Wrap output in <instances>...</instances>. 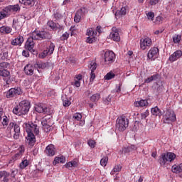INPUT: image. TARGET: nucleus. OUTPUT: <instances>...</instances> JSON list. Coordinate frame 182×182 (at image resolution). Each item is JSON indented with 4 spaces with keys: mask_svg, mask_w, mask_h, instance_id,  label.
Returning a JSON list of instances; mask_svg holds the SVG:
<instances>
[{
    "mask_svg": "<svg viewBox=\"0 0 182 182\" xmlns=\"http://www.w3.org/2000/svg\"><path fill=\"white\" fill-rule=\"evenodd\" d=\"M172 171L173 173H181L182 171V164H180L179 165H173L172 166Z\"/></svg>",
    "mask_w": 182,
    "mask_h": 182,
    "instance_id": "nucleus-29",
    "label": "nucleus"
},
{
    "mask_svg": "<svg viewBox=\"0 0 182 182\" xmlns=\"http://www.w3.org/2000/svg\"><path fill=\"white\" fill-rule=\"evenodd\" d=\"M26 139V143H27L30 147H33V146H35V143H36V137H35L33 133L27 134Z\"/></svg>",
    "mask_w": 182,
    "mask_h": 182,
    "instance_id": "nucleus-13",
    "label": "nucleus"
},
{
    "mask_svg": "<svg viewBox=\"0 0 182 182\" xmlns=\"http://www.w3.org/2000/svg\"><path fill=\"white\" fill-rule=\"evenodd\" d=\"M129 127V119L124 115H122L117 119L116 129L119 132H124Z\"/></svg>",
    "mask_w": 182,
    "mask_h": 182,
    "instance_id": "nucleus-2",
    "label": "nucleus"
},
{
    "mask_svg": "<svg viewBox=\"0 0 182 182\" xmlns=\"http://www.w3.org/2000/svg\"><path fill=\"white\" fill-rule=\"evenodd\" d=\"M161 22H163V17L159 16L156 18V23H160Z\"/></svg>",
    "mask_w": 182,
    "mask_h": 182,
    "instance_id": "nucleus-60",
    "label": "nucleus"
},
{
    "mask_svg": "<svg viewBox=\"0 0 182 182\" xmlns=\"http://www.w3.org/2000/svg\"><path fill=\"white\" fill-rule=\"evenodd\" d=\"M36 112H38V113H43V114H48V116H50V109L48 107H46L43 106V105H38L36 107Z\"/></svg>",
    "mask_w": 182,
    "mask_h": 182,
    "instance_id": "nucleus-14",
    "label": "nucleus"
},
{
    "mask_svg": "<svg viewBox=\"0 0 182 182\" xmlns=\"http://www.w3.org/2000/svg\"><path fill=\"white\" fill-rule=\"evenodd\" d=\"M48 50H44L43 53L40 55V58L41 59H43L44 58H46V56L48 55Z\"/></svg>",
    "mask_w": 182,
    "mask_h": 182,
    "instance_id": "nucleus-61",
    "label": "nucleus"
},
{
    "mask_svg": "<svg viewBox=\"0 0 182 182\" xmlns=\"http://www.w3.org/2000/svg\"><path fill=\"white\" fill-rule=\"evenodd\" d=\"M100 99V93L94 94L90 97L91 102H93L94 103H96V102H99Z\"/></svg>",
    "mask_w": 182,
    "mask_h": 182,
    "instance_id": "nucleus-33",
    "label": "nucleus"
},
{
    "mask_svg": "<svg viewBox=\"0 0 182 182\" xmlns=\"http://www.w3.org/2000/svg\"><path fill=\"white\" fill-rule=\"evenodd\" d=\"M134 150H137V147L134 145L128 146L122 149V152L124 154L132 153V151H134Z\"/></svg>",
    "mask_w": 182,
    "mask_h": 182,
    "instance_id": "nucleus-26",
    "label": "nucleus"
},
{
    "mask_svg": "<svg viewBox=\"0 0 182 182\" xmlns=\"http://www.w3.org/2000/svg\"><path fill=\"white\" fill-rule=\"evenodd\" d=\"M109 38L113 39L115 42H119L120 35L119 34V30L116 27L112 28Z\"/></svg>",
    "mask_w": 182,
    "mask_h": 182,
    "instance_id": "nucleus-16",
    "label": "nucleus"
},
{
    "mask_svg": "<svg viewBox=\"0 0 182 182\" xmlns=\"http://www.w3.org/2000/svg\"><path fill=\"white\" fill-rule=\"evenodd\" d=\"M180 41H181V36L176 34L173 37V42L175 43H180Z\"/></svg>",
    "mask_w": 182,
    "mask_h": 182,
    "instance_id": "nucleus-45",
    "label": "nucleus"
},
{
    "mask_svg": "<svg viewBox=\"0 0 182 182\" xmlns=\"http://www.w3.org/2000/svg\"><path fill=\"white\" fill-rule=\"evenodd\" d=\"M181 56H182V51L176 50L169 57V60L170 62H175V60H177V59H180Z\"/></svg>",
    "mask_w": 182,
    "mask_h": 182,
    "instance_id": "nucleus-18",
    "label": "nucleus"
},
{
    "mask_svg": "<svg viewBox=\"0 0 182 182\" xmlns=\"http://www.w3.org/2000/svg\"><path fill=\"white\" fill-rule=\"evenodd\" d=\"M73 117H74V119H75V120H77V121L79 122L80 120H82V114H80V113H76V114H75V115L73 116Z\"/></svg>",
    "mask_w": 182,
    "mask_h": 182,
    "instance_id": "nucleus-52",
    "label": "nucleus"
},
{
    "mask_svg": "<svg viewBox=\"0 0 182 182\" xmlns=\"http://www.w3.org/2000/svg\"><path fill=\"white\" fill-rule=\"evenodd\" d=\"M20 134H21V127H19V125L16 124L14 125V139H15V140H18V139H19Z\"/></svg>",
    "mask_w": 182,
    "mask_h": 182,
    "instance_id": "nucleus-21",
    "label": "nucleus"
},
{
    "mask_svg": "<svg viewBox=\"0 0 182 182\" xmlns=\"http://www.w3.org/2000/svg\"><path fill=\"white\" fill-rule=\"evenodd\" d=\"M146 15L149 19V21H154V13L152 11H149L146 13Z\"/></svg>",
    "mask_w": 182,
    "mask_h": 182,
    "instance_id": "nucleus-44",
    "label": "nucleus"
},
{
    "mask_svg": "<svg viewBox=\"0 0 182 182\" xmlns=\"http://www.w3.org/2000/svg\"><path fill=\"white\" fill-rule=\"evenodd\" d=\"M116 58V54L113 51H107L104 55L105 63L106 65L113 63Z\"/></svg>",
    "mask_w": 182,
    "mask_h": 182,
    "instance_id": "nucleus-8",
    "label": "nucleus"
},
{
    "mask_svg": "<svg viewBox=\"0 0 182 182\" xmlns=\"http://www.w3.org/2000/svg\"><path fill=\"white\" fill-rule=\"evenodd\" d=\"M149 102H147V100H141L139 102H134V107H144L146 106H148Z\"/></svg>",
    "mask_w": 182,
    "mask_h": 182,
    "instance_id": "nucleus-22",
    "label": "nucleus"
},
{
    "mask_svg": "<svg viewBox=\"0 0 182 182\" xmlns=\"http://www.w3.org/2000/svg\"><path fill=\"white\" fill-rule=\"evenodd\" d=\"M5 18H7L5 13L3 11H0V21H2V19H5Z\"/></svg>",
    "mask_w": 182,
    "mask_h": 182,
    "instance_id": "nucleus-58",
    "label": "nucleus"
},
{
    "mask_svg": "<svg viewBox=\"0 0 182 182\" xmlns=\"http://www.w3.org/2000/svg\"><path fill=\"white\" fill-rule=\"evenodd\" d=\"M69 38V33L65 32L64 33L62 36L60 37L61 41H66Z\"/></svg>",
    "mask_w": 182,
    "mask_h": 182,
    "instance_id": "nucleus-50",
    "label": "nucleus"
},
{
    "mask_svg": "<svg viewBox=\"0 0 182 182\" xmlns=\"http://www.w3.org/2000/svg\"><path fill=\"white\" fill-rule=\"evenodd\" d=\"M122 171V165H116L112 170L110 174L111 176H114V173Z\"/></svg>",
    "mask_w": 182,
    "mask_h": 182,
    "instance_id": "nucleus-32",
    "label": "nucleus"
},
{
    "mask_svg": "<svg viewBox=\"0 0 182 182\" xmlns=\"http://www.w3.org/2000/svg\"><path fill=\"white\" fill-rule=\"evenodd\" d=\"M41 124L43 125V129L46 133H49L50 130H52V126L48 124V121L46 119H43L41 122Z\"/></svg>",
    "mask_w": 182,
    "mask_h": 182,
    "instance_id": "nucleus-20",
    "label": "nucleus"
},
{
    "mask_svg": "<svg viewBox=\"0 0 182 182\" xmlns=\"http://www.w3.org/2000/svg\"><path fill=\"white\" fill-rule=\"evenodd\" d=\"M87 36L95 37L97 35V32L94 31L93 29L92 28H90L87 30Z\"/></svg>",
    "mask_w": 182,
    "mask_h": 182,
    "instance_id": "nucleus-41",
    "label": "nucleus"
},
{
    "mask_svg": "<svg viewBox=\"0 0 182 182\" xmlns=\"http://www.w3.org/2000/svg\"><path fill=\"white\" fill-rule=\"evenodd\" d=\"M0 31L1 32H4L6 33H11V32H12V28L9 26H2L0 28Z\"/></svg>",
    "mask_w": 182,
    "mask_h": 182,
    "instance_id": "nucleus-37",
    "label": "nucleus"
},
{
    "mask_svg": "<svg viewBox=\"0 0 182 182\" xmlns=\"http://www.w3.org/2000/svg\"><path fill=\"white\" fill-rule=\"evenodd\" d=\"M22 153H23V150H20L18 153L13 156L9 162V164H12L14 161H16V160H19V159L22 156Z\"/></svg>",
    "mask_w": 182,
    "mask_h": 182,
    "instance_id": "nucleus-25",
    "label": "nucleus"
},
{
    "mask_svg": "<svg viewBox=\"0 0 182 182\" xmlns=\"http://www.w3.org/2000/svg\"><path fill=\"white\" fill-rule=\"evenodd\" d=\"M19 3L25 5V6H33L35 0H19Z\"/></svg>",
    "mask_w": 182,
    "mask_h": 182,
    "instance_id": "nucleus-27",
    "label": "nucleus"
},
{
    "mask_svg": "<svg viewBox=\"0 0 182 182\" xmlns=\"http://www.w3.org/2000/svg\"><path fill=\"white\" fill-rule=\"evenodd\" d=\"M74 86L76 87H80V81L75 80L74 82Z\"/></svg>",
    "mask_w": 182,
    "mask_h": 182,
    "instance_id": "nucleus-64",
    "label": "nucleus"
},
{
    "mask_svg": "<svg viewBox=\"0 0 182 182\" xmlns=\"http://www.w3.org/2000/svg\"><path fill=\"white\" fill-rule=\"evenodd\" d=\"M28 166H29V161H28V159H24L20 164L19 167L21 168V170H23V168H26V167H28Z\"/></svg>",
    "mask_w": 182,
    "mask_h": 182,
    "instance_id": "nucleus-38",
    "label": "nucleus"
},
{
    "mask_svg": "<svg viewBox=\"0 0 182 182\" xmlns=\"http://www.w3.org/2000/svg\"><path fill=\"white\" fill-rule=\"evenodd\" d=\"M158 79H159V74H155L145 79L144 83H151V82H153L154 80H157Z\"/></svg>",
    "mask_w": 182,
    "mask_h": 182,
    "instance_id": "nucleus-30",
    "label": "nucleus"
},
{
    "mask_svg": "<svg viewBox=\"0 0 182 182\" xmlns=\"http://www.w3.org/2000/svg\"><path fill=\"white\" fill-rule=\"evenodd\" d=\"M63 106L65 107H69V106H70V101L68 100H63Z\"/></svg>",
    "mask_w": 182,
    "mask_h": 182,
    "instance_id": "nucleus-55",
    "label": "nucleus"
},
{
    "mask_svg": "<svg viewBox=\"0 0 182 182\" xmlns=\"http://www.w3.org/2000/svg\"><path fill=\"white\" fill-rule=\"evenodd\" d=\"M48 25L51 29H59V24H56L53 21H48Z\"/></svg>",
    "mask_w": 182,
    "mask_h": 182,
    "instance_id": "nucleus-40",
    "label": "nucleus"
},
{
    "mask_svg": "<svg viewBox=\"0 0 182 182\" xmlns=\"http://www.w3.org/2000/svg\"><path fill=\"white\" fill-rule=\"evenodd\" d=\"M152 43L151 38L149 37L140 39V48L142 50H146L147 48H150Z\"/></svg>",
    "mask_w": 182,
    "mask_h": 182,
    "instance_id": "nucleus-9",
    "label": "nucleus"
},
{
    "mask_svg": "<svg viewBox=\"0 0 182 182\" xmlns=\"http://www.w3.org/2000/svg\"><path fill=\"white\" fill-rule=\"evenodd\" d=\"M167 158H168V161H173L174 159H176V154L174 153L168 152L166 154Z\"/></svg>",
    "mask_w": 182,
    "mask_h": 182,
    "instance_id": "nucleus-42",
    "label": "nucleus"
},
{
    "mask_svg": "<svg viewBox=\"0 0 182 182\" xmlns=\"http://www.w3.org/2000/svg\"><path fill=\"white\" fill-rule=\"evenodd\" d=\"M31 109V103L29 101L23 100L20 102L19 105L13 109V113L17 116H23L27 114Z\"/></svg>",
    "mask_w": 182,
    "mask_h": 182,
    "instance_id": "nucleus-1",
    "label": "nucleus"
},
{
    "mask_svg": "<svg viewBox=\"0 0 182 182\" xmlns=\"http://www.w3.org/2000/svg\"><path fill=\"white\" fill-rule=\"evenodd\" d=\"M87 144L90 146V147H91V149H95V147H96V141L95 140H88Z\"/></svg>",
    "mask_w": 182,
    "mask_h": 182,
    "instance_id": "nucleus-46",
    "label": "nucleus"
},
{
    "mask_svg": "<svg viewBox=\"0 0 182 182\" xmlns=\"http://www.w3.org/2000/svg\"><path fill=\"white\" fill-rule=\"evenodd\" d=\"M33 38L36 41H39V39H46L47 41H50V39H52V34L48 31H39L38 33L34 31L33 33Z\"/></svg>",
    "mask_w": 182,
    "mask_h": 182,
    "instance_id": "nucleus-4",
    "label": "nucleus"
},
{
    "mask_svg": "<svg viewBox=\"0 0 182 182\" xmlns=\"http://www.w3.org/2000/svg\"><path fill=\"white\" fill-rule=\"evenodd\" d=\"M33 72H35V67L31 64H27L24 67V73L27 75V76H32L33 75Z\"/></svg>",
    "mask_w": 182,
    "mask_h": 182,
    "instance_id": "nucleus-17",
    "label": "nucleus"
},
{
    "mask_svg": "<svg viewBox=\"0 0 182 182\" xmlns=\"http://www.w3.org/2000/svg\"><path fill=\"white\" fill-rule=\"evenodd\" d=\"M18 169L11 171V173L10 174L11 177H12L13 178H15V176H16L18 174Z\"/></svg>",
    "mask_w": 182,
    "mask_h": 182,
    "instance_id": "nucleus-57",
    "label": "nucleus"
},
{
    "mask_svg": "<svg viewBox=\"0 0 182 182\" xmlns=\"http://www.w3.org/2000/svg\"><path fill=\"white\" fill-rule=\"evenodd\" d=\"M168 161V158H167V154L166 153H162L159 156V163L161 166H166V163Z\"/></svg>",
    "mask_w": 182,
    "mask_h": 182,
    "instance_id": "nucleus-19",
    "label": "nucleus"
},
{
    "mask_svg": "<svg viewBox=\"0 0 182 182\" xmlns=\"http://www.w3.org/2000/svg\"><path fill=\"white\" fill-rule=\"evenodd\" d=\"M149 112L148 110H146L145 112L141 114V119H146V117H147V116H149Z\"/></svg>",
    "mask_w": 182,
    "mask_h": 182,
    "instance_id": "nucleus-59",
    "label": "nucleus"
},
{
    "mask_svg": "<svg viewBox=\"0 0 182 182\" xmlns=\"http://www.w3.org/2000/svg\"><path fill=\"white\" fill-rule=\"evenodd\" d=\"M23 43V37L20 36L11 41V45H14V46H18V45H22Z\"/></svg>",
    "mask_w": 182,
    "mask_h": 182,
    "instance_id": "nucleus-23",
    "label": "nucleus"
},
{
    "mask_svg": "<svg viewBox=\"0 0 182 182\" xmlns=\"http://www.w3.org/2000/svg\"><path fill=\"white\" fill-rule=\"evenodd\" d=\"M95 77H96V74H95V71H91L90 81L93 82Z\"/></svg>",
    "mask_w": 182,
    "mask_h": 182,
    "instance_id": "nucleus-56",
    "label": "nucleus"
},
{
    "mask_svg": "<svg viewBox=\"0 0 182 182\" xmlns=\"http://www.w3.org/2000/svg\"><path fill=\"white\" fill-rule=\"evenodd\" d=\"M87 12V9L85 7H82L81 9H78L75 14L74 17L75 22L79 23L80 22V19H82V16L85 15Z\"/></svg>",
    "mask_w": 182,
    "mask_h": 182,
    "instance_id": "nucleus-11",
    "label": "nucleus"
},
{
    "mask_svg": "<svg viewBox=\"0 0 182 182\" xmlns=\"http://www.w3.org/2000/svg\"><path fill=\"white\" fill-rule=\"evenodd\" d=\"M18 11H21V7H19L18 4L9 5L2 9V11L6 14L7 18L11 16L13 12H18Z\"/></svg>",
    "mask_w": 182,
    "mask_h": 182,
    "instance_id": "nucleus-5",
    "label": "nucleus"
},
{
    "mask_svg": "<svg viewBox=\"0 0 182 182\" xmlns=\"http://www.w3.org/2000/svg\"><path fill=\"white\" fill-rule=\"evenodd\" d=\"M66 161V158L65 156H61L60 157H55L53 161L54 166H56V164H59V163H61L63 164Z\"/></svg>",
    "mask_w": 182,
    "mask_h": 182,
    "instance_id": "nucleus-28",
    "label": "nucleus"
},
{
    "mask_svg": "<svg viewBox=\"0 0 182 182\" xmlns=\"http://www.w3.org/2000/svg\"><path fill=\"white\" fill-rule=\"evenodd\" d=\"M8 123H9V119H8V117H4L2 121L3 126H8Z\"/></svg>",
    "mask_w": 182,
    "mask_h": 182,
    "instance_id": "nucleus-53",
    "label": "nucleus"
},
{
    "mask_svg": "<svg viewBox=\"0 0 182 182\" xmlns=\"http://www.w3.org/2000/svg\"><path fill=\"white\" fill-rule=\"evenodd\" d=\"M86 42L87 43H93V42H96V37L89 36L87 38Z\"/></svg>",
    "mask_w": 182,
    "mask_h": 182,
    "instance_id": "nucleus-47",
    "label": "nucleus"
},
{
    "mask_svg": "<svg viewBox=\"0 0 182 182\" xmlns=\"http://www.w3.org/2000/svg\"><path fill=\"white\" fill-rule=\"evenodd\" d=\"M34 68H36V69H43L42 61H37L34 64Z\"/></svg>",
    "mask_w": 182,
    "mask_h": 182,
    "instance_id": "nucleus-49",
    "label": "nucleus"
},
{
    "mask_svg": "<svg viewBox=\"0 0 182 182\" xmlns=\"http://www.w3.org/2000/svg\"><path fill=\"white\" fill-rule=\"evenodd\" d=\"M33 34L32 35V38H28L27 41L25 44V49L26 50H28L29 52H31V53H33L35 52V50H33V48L35 46V43L33 42Z\"/></svg>",
    "mask_w": 182,
    "mask_h": 182,
    "instance_id": "nucleus-10",
    "label": "nucleus"
},
{
    "mask_svg": "<svg viewBox=\"0 0 182 182\" xmlns=\"http://www.w3.org/2000/svg\"><path fill=\"white\" fill-rule=\"evenodd\" d=\"M164 123L166 124H171L173 122H176V114L174 113V111L171 109H168L166 111L164 115L163 116L162 119Z\"/></svg>",
    "mask_w": 182,
    "mask_h": 182,
    "instance_id": "nucleus-3",
    "label": "nucleus"
},
{
    "mask_svg": "<svg viewBox=\"0 0 182 182\" xmlns=\"http://www.w3.org/2000/svg\"><path fill=\"white\" fill-rule=\"evenodd\" d=\"M7 68H1V70L0 71V76H2V77H8L10 79L11 77V73L6 70Z\"/></svg>",
    "mask_w": 182,
    "mask_h": 182,
    "instance_id": "nucleus-24",
    "label": "nucleus"
},
{
    "mask_svg": "<svg viewBox=\"0 0 182 182\" xmlns=\"http://www.w3.org/2000/svg\"><path fill=\"white\" fill-rule=\"evenodd\" d=\"M126 14H127L126 7H122L120 10H118L116 12L115 16H123L126 15Z\"/></svg>",
    "mask_w": 182,
    "mask_h": 182,
    "instance_id": "nucleus-31",
    "label": "nucleus"
},
{
    "mask_svg": "<svg viewBox=\"0 0 182 182\" xmlns=\"http://www.w3.org/2000/svg\"><path fill=\"white\" fill-rule=\"evenodd\" d=\"M26 132L27 134L34 133L36 136H39V127L33 122L26 124Z\"/></svg>",
    "mask_w": 182,
    "mask_h": 182,
    "instance_id": "nucleus-6",
    "label": "nucleus"
},
{
    "mask_svg": "<svg viewBox=\"0 0 182 182\" xmlns=\"http://www.w3.org/2000/svg\"><path fill=\"white\" fill-rule=\"evenodd\" d=\"M22 95V90L20 87L11 88L6 92V97L11 99L15 97V96H19Z\"/></svg>",
    "mask_w": 182,
    "mask_h": 182,
    "instance_id": "nucleus-7",
    "label": "nucleus"
},
{
    "mask_svg": "<svg viewBox=\"0 0 182 182\" xmlns=\"http://www.w3.org/2000/svg\"><path fill=\"white\" fill-rule=\"evenodd\" d=\"M114 76H116V75H114L113 72H109L107 73V75L104 77V79L105 80H110L112 79H114Z\"/></svg>",
    "mask_w": 182,
    "mask_h": 182,
    "instance_id": "nucleus-39",
    "label": "nucleus"
},
{
    "mask_svg": "<svg viewBox=\"0 0 182 182\" xmlns=\"http://www.w3.org/2000/svg\"><path fill=\"white\" fill-rule=\"evenodd\" d=\"M22 55L25 56V58H29V51L23 50Z\"/></svg>",
    "mask_w": 182,
    "mask_h": 182,
    "instance_id": "nucleus-62",
    "label": "nucleus"
},
{
    "mask_svg": "<svg viewBox=\"0 0 182 182\" xmlns=\"http://www.w3.org/2000/svg\"><path fill=\"white\" fill-rule=\"evenodd\" d=\"M55 19H56V21H59V19H62L63 16L62 14H60V13H55L53 15Z\"/></svg>",
    "mask_w": 182,
    "mask_h": 182,
    "instance_id": "nucleus-54",
    "label": "nucleus"
},
{
    "mask_svg": "<svg viewBox=\"0 0 182 182\" xmlns=\"http://www.w3.org/2000/svg\"><path fill=\"white\" fill-rule=\"evenodd\" d=\"M151 112L154 116H161V112H160V109H159V107H155L152 108Z\"/></svg>",
    "mask_w": 182,
    "mask_h": 182,
    "instance_id": "nucleus-34",
    "label": "nucleus"
},
{
    "mask_svg": "<svg viewBox=\"0 0 182 182\" xmlns=\"http://www.w3.org/2000/svg\"><path fill=\"white\" fill-rule=\"evenodd\" d=\"M159 1L160 0H150V5H156Z\"/></svg>",
    "mask_w": 182,
    "mask_h": 182,
    "instance_id": "nucleus-63",
    "label": "nucleus"
},
{
    "mask_svg": "<svg viewBox=\"0 0 182 182\" xmlns=\"http://www.w3.org/2000/svg\"><path fill=\"white\" fill-rule=\"evenodd\" d=\"M89 69H90L91 72H95L96 69H97V63L95 61H91L88 65Z\"/></svg>",
    "mask_w": 182,
    "mask_h": 182,
    "instance_id": "nucleus-35",
    "label": "nucleus"
},
{
    "mask_svg": "<svg viewBox=\"0 0 182 182\" xmlns=\"http://www.w3.org/2000/svg\"><path fill=\"white\" fill-rule=\"evenodd\" d=\"M147 56L151 60H154L159 56V48L156 47L151 48L148 52Z\"/></svg>",
    "mask_w": 182,
    "mask_h": 182,
    "instance_id": "nucleus-12",
    "label": "nucleus"
},
{
    "mask_svg": "<svg viewBox=\"0 0 182 182\" xmlns=\"http://www.w3.org/2000/svg\"><path fill=\"white\" fill-rule=\"evenodd\" d=\"M45 153L50 157H53V156L56 154V149H55V145L50 144L47 146L45 150Z\"/></svg>",
    "mask_w": 182,
    "mask_h": 182,
    "instance_id": "nucleus-15",
    "label": "nucleus"
},
{
    "mask_svg": "<svg viewBox=\"0 0 182 182\" xmlns=\"http://www.w3.org/2000/svg\"><path fill=\"white\" fill-rule=\"evenodd\" d=\"M9 176H11V174L9 173L6 172H6H4V175L3 176V178H4L3 181L4 182L9 181V178H8V177H9Z\"/></svg>",
    "mask_w": 182,
    "mask_h": 182,
    "instance_id": "nucleus-48",
    "label": "nucleus"
},
{
    "mask_svg": "<svg viewBox=\"0 0 182 182\" xmlns=\"http://www.w3.org/2000/svg\"><path fill=\"white\" fill-rule=\"evenodd\" d=\"M46 50L48 53H50V55H52V53H53V52L55 51V43H53V42H50V46L48 48H47Z\"/></svg>",
    "mask_w": 182,
    "mask_h": 182,
    "instance_id": "nucleus-36",
    "label": "nucleus"
},
{
    "mask_svg": "<svg viewBox=\"0 0 182 182\" xmlns=\"http://www.w3.org/2000/svg\"><path fill=\"white\" fill-rule=\"evenodd\" d=\"M107 161H109V158H108L107 156L103 157V158L100 160V164H101V166H102L103 167H106V166L107 165Z\"/></svg>",
    "mask_w": 182,
    "mask_h": 182,
    "instance_id": "nucleus-43",
    "label": "nucleus"
},
{
    "mask_svg": "<svg viewBox=\"0 0 182 182\" xmlns=\"http://www.w3.org/2000/svg\"><path fill=\"white\" fill-rule=\"evenodd\" d=\"M16 124H14V122H10L8 127H7V131L8 132H11V130H12V129H15V125Z\"/></svg>",
    "mask_w": 182,
    "mask_h": 182,
    "instance_id": "nucleus-51",
    "label": "nucleus"
}]
</instances>
